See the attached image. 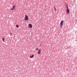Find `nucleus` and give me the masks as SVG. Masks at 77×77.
Returning a JSON list of instances; mask_svg holds the SVG:
<instances>
[{"label": "nucleus", "instance_id": "6", "mask_svg": "<svg viewBox=\"0 0 77 77\" xmlns=\"http://www.w3.org/2000/svg\"><path fill=\"white\" fill-rule=\"evenodd\" d=\"M15 5H14L13 7V8H11V10H15Z\"/></svg>", "mask_w": 77, "mask_h": 77}, {"label": "nucleus", "instance_id": "5", "mask_svg": "<svg viewBox=\"0 0 77 77\" xmlns=\"http://www.w3.org/2000/svg\"><path fill=\"white\" fill-rule=\"evenodd\" d=\"M38 54H41V49L38 50Z\"/></svg>", "mask_w": 77, "mask_h": 77}, {"label": "nucleus", "instance_id": "10", "mask_svg": "<svg viewBox=\"0 0 77 77\" xmlns=\"http://www.w3.org/2000/svg\"><path fill=\"white\" fill-rule=\"evenodd\" d=\"M54 9L55 11H56V7H54Z\"/></svg>", "mask_w": 77, "mask_h": 77}, {"label": "nucleus", "instance_id": "3", "mask_svg": "<svg viewBox=\"0 0 77 77\" xmlns=\"http://www.w3.org/2000/svg\"><path fill=\"white\" fill-rule=\"evenodd\" d=\"M29 20V17L28 16H27V15H25V17L24 18L25 21H27Z\"/></svg>", "mask_w": 77, "mask_h": 77}, {"label": "nucleus", "instance_id": "1", "mask_svg": "<svg viewBox=\"0 0 77 77\" xmlns=\"http://www.w3.org/2000/svg\"><path fill=\"white\" fill-rule=\"evenodd\" d=\"M64 22V21L63 20H62L60 22V29H62V27L63 26V22Z\"/></svg>", "mask_w": 77, "mask_h": 77}, {"label": "nucleus", "instance_id": "12", "mask_svg": "<svg viewBox=\"0 0 77 77\" xmlns=\"http://www.w3.org/2000/svg\"><path fill=\"white\" fill-rule=\"evenodd\" d=\"M10 33L11 35H12V33H11V32H10Z\"/></svg>", "mask_w": 77, "mask_h": 77}, {"label": "nucleus", "instance_id": "2", "mask_svg": "<svg viewBox=\"0 0 77 77\" xmlns=\"http://www.w3.org/2000/svg\"><path fill=\"white\" fill-rule=\"evenodd\" d=\"M66 12L68 14L69 13V9H68V6H66Z\"/></svg>", "mask_w": 77, "mask_h": 77}, {"label": "nucleus", "instance_id": "7", "mask_svg": "<svg viewBox=\"0 0 77 77\" xmlns=\"http://www.w3.org/2000/svg\"><path fill=\"white\" fill-rule=\"evenodd\" d=\"M34 56H33V55H32V56H31V55L30 56V57L31 58H33Z\"/></svg>", "mask_w": 77, "mask_h": 77}, {"label": "nucleus", "instance_id": "4", "mask_svg": "<svg viewBox=\"0 0 77 77\" xmlns=\"http://www.w3.org/2000/svg\"><path fill=\"white\" fill-rule=\"evenodd\" d=\"M28 27L29 28V29H31L32 28V25L31 24H29L28 25Z\"/></svg>", "mask_w": 77, "mask_h": 77}, {"label": "nucleus", "instance_id": "8", "mask_svg": "<svg viewBox=\"0 0 77 77\" xmlns=\"http://www.w3.org/2000/svg\"><path fill=\"white\" fill-rule=\"evenodd\" d=\"M2 41H3V42H5V38H2Z\"/></svg>", "mask_w": 77, "mask_h": 77}, {"label": "nucleus", "instance_id": "9", "mask_svg": "<svg viewBox=\"0 0 77 77\" xmlns=\"http://www.w3.org/2000/svg\"><path fill=\"white\" fill-rule=\"evenodd\" d=\"M16 27H17V28H18V25H16Z\"/></svg>", "mask_w": 77, "mask_h": 77}, {"label": "nucleus", "instance_id": "14", "mask_svg": "<svg viewBox=\"0 0 77 77\" xmlns=\"http://www.w3.org/2000/svg\"><path fill=\"white\" fill-rule=\"evenodd\" d=\"M41 45V44H40V45Z\"/></svg>", "mask_w": 77, "mask_h": 77}, {"label": "nucleus", "instance_id": "13", "mask_svg": "<svg viewBox=\"0 0 77 77\" xmlns=\"http://www.w3.org/2000/svg\"><path fill=\"white\" fill-rule=\"evenodd\" d=\"M39 47H41V45H40V46H39Z\"/></svg>", "mask_w": 77, "mask_h": 77}, {"label": "nucleus", "instance_id": "15", "mask_svg": "<svg viewBox=\"0 0 77 77\" xmlns=\"http://www.w3.org/2000/svg\"><path fill=\"white\" fill-rule=\"evenodd\" d=\"M41 45V44H40V45Z\"/></svg>", "mask_w": 77, "mask_h": 77}, {"label": "nucleus", "instance_id": "11", "mask_svg": "<svg viewBox=\"0 0 77 77\" xmlns=\"http://www.w3.org/2000/svg\"><path fill=\"white\" fill-rule=\"evenodd\" d=\"M36 50H38V48H37L36 49Z\"/></svg>", "mask_w": 77, "mask_h": 77}]
</instances>
